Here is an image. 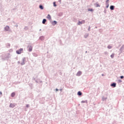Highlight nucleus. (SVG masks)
<instances>
[{
	"label": "nucleus",
	"mask_w": 124,
	"mask_h": 124,
	"mask_svg": "<svg viewBox=\"0 0 124 124\" xmlns=\"http://www.w3.org/2000/svg\"><path fill=\"white\" fill-rule=\"evenodd\" d=\"M24 51V49L23 48H20L19 49L16 51V54L18 55H20V54H22Z\"/></svg>",
	"instance_id": "1"
},
{
	"label": "nucleus",
	"mask_w": 124,
	"mask_h": 124,
	"mask_svg": "<svg viewBox=\"0 0 124 124\" xmlns=\"http://www.w3.org/2000/svg\"><path fill=\"white\" fill-rule=\"evenodd\" d=\"M82 24H85V20H82L81 21H79L78 25H82Z\"/></svg>",
	"instance_id": "2"
},
{
	"label": "nucleus",
	"mask_w": 124,
	"mask_h": 124,
	"mask_svg": "<svg viewBox=\"0 0 124 124\" xmlns=\"http://www.w3.org/2000/svg\"><path fill=\"white\" fill-rule=\"evenodd\" d=\"M28 48L29 52H31V51H32V47L31 46H29Z\"/></svg>",
	"instance_id": "3"
},
{
	"label": "nucleus",
	"mask_w": 124,
	"mask_h": 124,
	"mask_svg": "<svg viewBox=\"0 0 124 124\" xmlns=\"http://www.w3.org/2000/svg\"><path fill=\"white\" fill-rule=\"evenodd\" d=\"M5 31H9V26H6L5 27Z\"/></svg>",
	"instance_id": "4"
},
{
	"label": "nucleus",
	"mask_w": 124,
	"mask_h": 124,
	"mask_svg": "<svg viewBox=\"0 0 124 124\" xmlns=\"http://www.w3.org/2000/svg\"><path fill=\"white\" fill-rule=\"evenodd\" d=\"M46 18L49 20H51V16H50V15H48Z\"/></svg>",
	"instance_id": "5"
},
{
	"label": "nucleus",
	"mask_w": 124,
	"mask_h": 124,
	"mask_svg": "<svg viewBox=\"0 0 124 124\" xmlns=\"http://www.w3.org/2000/svg\"><path fill=\"white\" fill-rule=\"evenodd\" d=\"M81 74H82V72H78L77 73V76H80V75H81Z\"/></svg>",
	"instance_id": "6"
},
{
	"label": "nucleus",
	"mask_w": 124,
	"mask_h": 124,
	"mask_svg": "<svg viewBox=\"0 0 124 124\" xmlns=\"http://www.w3.org/2000/svg\"><path fill=\"white\" fill-rule=\"evenodd\" d=\"M114 7H115L114 6H110V9H111V10H114Z\"/></svg>",
	"instance_id": "7"
},
{
	"label": "nucleus",
	"mask_w": 124,
	"mask_h": 124,
	"mask_svg": "<svg viewBox=\"0 0 124 124\" xmlns=\"http://www.w3.org/2000/svg\"><path fill=\"white\" fill-rule=\"evenodd\" d=\"M15 106L14 104H11L10 105V107H11L12 108H14V107H15Z\"/></svg>",
	"instance_id": "8"
},
{
	"label": "nucleus",
	"mask_w": 124,
	"mask_h": 124,
	"mask_svg": "<svg viewBox=\"0 0 124 124\" xmlns=\"http://www.w3.org/2000/svg\"><path fill=\"white\" fill-rule=\"evenodd\" d=\"M11 96H12V97H14V96H15V93H12V94H11Z\"/></svg>",
	"instance_id": "9"
},
{
	"label": "nucleus",
	"mask_w": 124,
	"mask_h": 124,
	"mask_svg": "<svg viewBox=\"0 0 124 124\" xmlns=\"http://www.w3.org/2000/svg\"><path fill=\"white\" fill-rule=\"evenodd\" d=\"M111 87H114L115 88V87H116V83H112L111 84Z\"/></svg>",
	"instance_id": "10"
},
{
	"label": "nucleus",
	"mask_w": 124,
	"mask_h": 124,
	"mask_svg": "<svg viewBox=\"0 0 124 124\" xmlns=\"http://www.w3.org/2000/svg\"><path fill=\"white\" fill-rule=\"evenodd\" d=\"M46 19H44L42 22L43 24H45V23H46Z\"/></svg>",
	"instance_id": "11"
},
{
	"label": "nucleus",
	"mask_w": 124,
	"mask_h": 124,
	"mask_svg": "<svg viewBox=\"0 0 124 124\" xmlns=\"http://www.w3.org/2000/svg\"><path fill=\"white\" fill-rule=\"evenodd\" d=\"M78 95H82V93L79 91L78 93Z\"/></svg>",
	"instance_id": "12"
},
{
	"label": "nucleus",
	"mask_w": 124,
	"mask_h": 124,
	"mask_svg": "<svg viewBox=\"0 0 124 124\" xmlns=\"http://www.w3.org/2000/svg\"><path fill=\"white\" fill-rule=\"evenodd\" d=\"M88 11H91V12H93V9H88Z\"/></svg>",
	"instance_id": "13"
},
{
	"label": "nucleus",
	"mask_w": 124,
	"mask_h": 124,
	"mask_svg": "<svg viewBox=\"0 0 124 124\" xmlns=\"http://www.w3.org/2000/svg\"><path fill=\"white\" fill-rule=\"evenodd\" d=\"M39 8H40V9H43V6H42V5H40L39 6Z\"/></svg>",
	"instance_id": "14"
},
{
	"label": "nucleus",
	"mask_w": 124,
	"mask_h": 124,
	"mask_svg": "<svg viewBox=\"0 0 124 124\" xmlns=\"http://www.w3.org/2000/svg\"><path fill=\"white\" fill-rule=\"evenodd\" d=\"M108 49H111L112 48V46H108Z\"/></svg>",
	"instance_id": "15"
},
{
	"label": "nucleus",
	"mask_w": 124,
	"mask_h": 124,
	"mask_svg": "<svg viewBox=\"0 0 124 124\" xmlns=\"http://www.w3.org/2000/svg\"><path fill=\"white\" fill-rule=\"evenodd\" d=\"M114 56H115V54H112L110 56V57H111V58L112 59H113V58H114Z\"/></svg>",
	"instance_id": "16"
},
{
	"label": "nucleus",
	"mask_w": 124,
	"mask_h": 124,
	"mask_svg": "<svg viewBox=\"0 0 124 124\" xmlns=\"http://www.w3.org/2000/svg\"><path fill=\"white\" fill-rule=\"evenodd\" d=\"M106 5H107V8H108V7H109V3H106Z\"/></svg>",
	"instance_id": "17"
},
{
	"label": "nucleus",
	"mask_w": 124,
	"mask_h": 124,
	"mask_svg": "<svg viewBox=\"0 0 124 124\" xmlns=\"http://www.w3.org/2000/svg\"><path fill=\"white\" fill-rule=\"evenodd\" d=\"M53 5H54V6H55V7L57 6V5L56 4V2H53Z\"/></svg>",
	"instance_id": "18"
},
{
	"label": "nucleus",
	"mask_w": 124,
	"mask_h": 124,
	"mask_svg": "<svg viewBox=\"0 0 124 124\" xmlns=\"http://www.w3.org/2000/svg\"><path fill=\"white\" fill-rule=\"evenodd\" d=\"M96 7H99V6H100L99 5V4H96Z\"/></svg>",
	"instance_id": "19"
},
{
	"label": "nucleus",
	"mask_w": 124,
	"mask_h": 124,
	"mask_svg": "<svg viewBox=\"0 0 124 124\" xmlns=\"http://www.w3.org/2000/svg\"><path fill=\"white\" fill-rule=\"evenodd\" d=\"M53 23H54V25H56V24H57V21H54L53 22Z\"/></svg>",
	"instance_id": "20"
},
{
	"label": "nucleus",
	"mask_w": 124,
	"mask_h": 124,
	"mask_svg": "<svg viewBox=\"0 0 124 124\" xmlns=\"http://www.w3.org/2000/svg\"><path fill=\"white\" fill-rule=\"evenodd\" d=\"M108 1H109V0H107L106 1V3H109Z\"/></svg>",
	"instance_id": "21"
},
{
	"label": "nucleus",
	"mask_w": 124,
	"mask_h": 124,
	"mask_svg": "<svg viewBox=\"0 0 124 124\" xmlns=\"http://www.w3.org/2000/svg\"><path fill=\"white\" fill-rule=\"evenodd\" d=\"M120 78H121V79H123V78H124V76H121V77H120Z\"/></svg>",
	"instance_id": "22"
},
{
	"label": "nucleus",
	"mask_w": 124,
	"mask_h": 124,
	"mask_svg": "<svg viewBox=\"0 0 124 124\" xmlns=\"http://www.w3.org/2000/svg\"><path fill=\"white\" fill-rule=\"evenodd\" d=\"M0 94H2V93L1 92H0Z\"/></svg>",
	"instance_id": "23"
},
{
	"label": "nucleus",
	"mask_w": 124,
	"mask_h": 124,
	"mask_svg": "<svg viewBox=\"0 0 124 124\" xmlns=\"http://www.w3.org/2000/svg\"><path fill=\"white\" fill-rule=\"evenodd\" d=\"M29 107V106H28V105L27 106V107Z\"/></svg>",
	"instance_id": "24"
}]
</instances>
